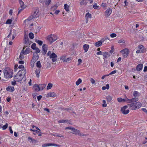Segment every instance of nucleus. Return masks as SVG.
<instances>
[{
  "instance_id": "nucleus-8",
  "label": "nucleus",
  "mask_w": 147,
  "mask_h": 147,
  "mask_svg": "<svg viewBox=\"0 0 147 147\" xmlns=\"http://www.w3.org/2000/svg\"><path fill=\"white\" fill-rule=\"evenodd\" d=\"M129 52V50L127 48H125L120 51V53L124 58H125L127 57Z\"/></svg>"
},
{
  "instance_id": "nucleus-31",
  "label": "nucleus",
  "mask_w": 147,
  "mask_h": 147,
  "mask_svg": "<svg viewBox=\"0 0 147 147\" xmlns=\"http://www.w3.org/2000/svg\"><path fill=\"white\" fill-rule=\"evenodd\" d=\"M117 100L119 102H125V98L123 99L121 98H117Z\"/></svg>"
},
{
  "instance_id": "nucleus-39",
  "label": "nucleus",
  "mask_w": 147,
  "mask_h": 147,
  "mask_svg": "<svg viewBox=\"0 0 147 147\" xmlns=\"http://www.w3.org/2000/svg\"><path fill=\"white\" fill-rule=\"evenodd\" d=\"M28 140H31L32 143H36V140H34V139L32 138H31L30 137H29L28 138Z\"/></svg>"
},
{
  "instance_id": "nucleus-58",
  "label": "nucleus",
  "mask_w": 147,
  "mask_h": 147,
  "mask_svg": "<svg viewBox=\"0 0 147 147\" xmlns=\"http://www.w3.org/2000/svg\"><path fill=\"white\" fill-rule=\"evenodd\" d=\"M51 146H57L58 147H60V146L59 145H57L56 144H52V143H51Z\"/></svg>"
},
{
  "instance_id": "nucleus-62",
  "label": "nucleus",
  "mask_w": 147,
  "mask_h": 147,
  "mask_svg": "<svg viewBox=\"0 0 147 147\" xmlns=\"http://www.w3.org/2000/svg\"><path fill=\"white\" fill-rule=\"evenodd\" d=\"M18 68L19 69H24V66L22 65H20L18 67Z\"/></svg>"
},
{
  "instance_id": "nucleus-35",
  "label": "nucleus",
  "mask_w": 147,
  "mask_h": 147,
  "mask_svg": "<svg viewBox=\"0 0 147 147\" xmlns=\"http://www.w3.org/2000/svg\"><path fill=\"white\" fill-rule=\"evenodd\" d=\"M82 82V80L81 79L79 78L77 80V81L76 82V84L77 86H78L79 85L80 83H81Z\"/></svg>"
},
{
  "instance_id": "nucleus-64",
  "label": "nucleus",
  "mask_w": 147,
  "mask_h": 147,
  "mask_svg": "<svg viewBox=\"0 0 147 147\" xmlns=\"http://www.w3.org/2000/svg\"><path fill=\"white\" fill-rule=\"evenodd\" d=\"M9 130L10 131V133L11 134H13V131L11 127L9 126Z\"/></svg>"
},
{
  "instance_id": "nucleus-6",
  "label": "nucleus",
  "mask_w": 147,
  "mask_h": 147,
  "mask_svg": "<svg viewBox=\"0 0 147 147\" xmlns=\"http://www.w3.org/2000/svg\"><path fill=\"white\" fill-rule=\"evenodd\" d=\"M72 132L71 133L76 135H78L80 136H85L86 135L85 134H84L81 132L80 130L76 129L74 128L72 129Z\"/></svg>"
},
{
  "instance_id": "nucleus-3",
  "label": "nucleus",
  "mask_w": 147,
  "mask_h": 147,
  "mask_svg": "<svg viewBox=\"0 0 147 147\" xmlns=\"http://www.w3.org/2000/svg\"><path fill=\"white\" fill-rule=\"evenodd\" d=\"M128 106L132 110H136L140 108L142 106V104L139 102L129 104Z\"/></svg>"
},
{
  "instance_id": "nucleus-47",
  "label": "nucleus",
  "mask_w": 147,
  "mask_h": 147,
  "mask_svg": "<svg viewBox=\"0 0 147 147\" xmlns=\"http://www.w3.org/2000/svg\"><path fill=\"white\" fill-rule=\"evenodd\" d=\"M57 8V7L56 6H53L51 8V10L52 12H55V9Z\"/></svg>"
},
{
  "instance_id": "nucleus-49",
  "label": "nucleus",
  "mask_w": 147,
  "mask_h": 147,
  "mask_svg": "<svg viewBox=\"0 0 147 147\" xmlns=\"http://www.w3.org/2000/svg\"><path fill=\"white\" fill-rule=\"evenodd\" d=\"M132 102H136L138 100V99L136 98H134L131 99Z\"/></svg>"
},
{
  "instance_id": "nucleus-44",
  "label": "nucleus",
  "mask_w": 147,
  "mask_h": 147,
  "mask_svg": "<svg viewBox=\"0 0 147 147\" xmlns=\"http://www.w3.org/2000/svg\"><path fill=\"white\" fill-rule=\"evenodd\" d=\"M36 43H38L40 45H41L43 43L42 41L41 40H36Z\"/></svg>"
},
{
  "instance_id": "nucleus-18",
  "label": "nucleus",
  "mask_w": 147,
  "mask_h": 147,
  "mask_svg": "<svg viewBox=\"0 0 147 147\" xmlns=\"http://www.w3.org/2000/svg\"><path fill=\"white\" fill-rule=\"evenodd\" d=\"M38 56L37 53H34L33 55V59L32 60V61L33 62H34L37 60L38 59Z\"/></svg>"
},
{
  "instance_id": "nucleus-25",
  "label": "nucleus",
  "mask_w": 147,
  "mask_h": 147,
  "mask_svg": "<svg viewBox=\"0 0 147 147\" xmlns=\"http://www.w3.org/2000/svg\"><path fill=\"white\" fill-rule=\"evenodd\" d=\"M103 55L104 57L105 58H108L110 56V54L106 52H104L103 53Z\"/></svg>"
},
{
  "instance_id": "nucleus-30",
  "label": "nucleus",
  "mask_w": 147,
  "mask_h": 147,
  "mask_svg": "<svg viewBox=\"0 0 147 147\" xmlns=\"http://www.w3.org/2000/svg\"><path fill=\"white\" fill-rule=\"evenodd\" d=\"M64 9L67 11H68L69 10V6L67 4H65L64 5Z\"/></svg>"
},
{
  "instance_id": "nucleus-37",
  "label": "nucleus",
  "mask_w": 147,
  "mask_h": 147,
  "mask_svg": "<svg viewBox=\"0 0 147 147\" xmlns=\"http://www.w3.org/2000/svg\"><path fill=\"white\" fill-rule=\"evenodd\" d=\"M12 20L11 19H8L6 22L5 24H10L11 23Z\"/></svg>"
},
{
  "instance_id": "nucleus-19",
  "label": "nucleus",
  "mask_w": 147,
  "mask_h": 147,
  "mask_svg": "<svg viewBox=\"0 0 147 147\" xmlns=\"http://www.w3.org/2000/svg\"><path fill=\"white\" fill-rule=\"evenodd\" d=\"M15 90L13 86H9L6 88V90L9 92H13Z\"/></svg>"
},
{
  "instance_id": "nucleus-5",
  "label": "nucleus",
  "mask_w": 147,
  "mask_h": 147,
  "mask_svg": "<svg viewBox=\"0 0 147 147\" xmlns=\"http://www.w3.org/2000/svg\"><path fill=\"white\" fill-rule=\"evenodd\" d=\"M48 56H49L51 59H52V61L53 62H55L57 60V55L54 53H51L50 51H49L47 53Z\"/></svg>"
},
{
  "instance_id": "nucleus-41",
  "label": "nucleus",
  "mask_w": 147,
  "mask_h": 147,
  "mask_svg": "<svg viewBox=\"0 0 147 147\" xmlns=\"http://www.w3.org/2000/svg\"><path fill=\"white\" fill-rule=\"evenodd\" d=\"M49 146H51V143L44 144L42 145L43 147H47Z\"/></svg>"
},
{
  "instance_id": "nucleus-56",
  "label": "nucleus",
  "mask_w": 147,
  "mask_h": 147,
  "mask_svg": "<svg viewBox=\"0 0 147 147\" xmlns=\"http://www.w3.org/2000/svg\"><path fill=\"white\" fill-rule=\"evenodd\" d=\"M117 72V71L116 70H115L111 71L110 74H108L109 76L110 75L114 74H115Z\"/></svg>"
},
{
  "instance_id": "nucleus-9",
  "label": "nucleus",
  "mask_w": 147,
  "mask_h": 147,
  "mask_svg": "<svg viewBox=\"0 0 147 147\" xmlns=\"http://www.w3.org/2000/svg\"><path fill=\"white\" fill-rule=\"evenodd\" d=\"M39 10L38 9H36L33 12L32 15L30 16V17H31L32 20L37 18L39 16Z\"/></svg>"
},
{
  "instance_id": "nucleus-50",
  "label": "nucleus",
  "mask_w": 147,
  "mask_h": 147,
  "mask_svg": "<svg viewBox=\"0 0 147 147\" xmlns=\"http://www.w3.org/2000/svg\"><path fill=\"white\" fill-rule=\"evenodd\" d=\"M31 48L34 50L35 49H36V44L34 43L32 45Z\"/></svg>"
},
{
  "instance_id": "nucleus-61",
  "label": "nucleus",
  "mask_w": 147,
  "mask_h": 147,
  "mask_svg": "<svg viewBox=\"0 0 147 147\" xmlns=\"http://www.w3.org/2000/svg\"><path fill=\"white\" fill-rule=\"evenodd\" d=\"M60 11L59 10H56L54 12V14L56 15H57L59 13Z\"/></svg>"
},
{
  "instance_id": "nucleus-55",
  "label": "nucleus",
  "mask_w": 147,
  "mask_h": 147,
  "mask_svg": "<svg viewBox=\"0 0 147 147\" xmlns=\"http://www.w3.org/2000/svg\"><path fill=\"white\" fill-rule=\"evenodd\" d=\"M117 36V35L115 33H112L111 34L110 36L111 37L113 38H114L115 37H116Z\"/></svg>"
},
{
  "instance_id": "nucleus-52",
  "label": "nucleus",
  "mask_w": 147,
  "mask_h": 147,
  "mask_svg": "<svg viewBox=\"0 0 147 147\" xmlns=\"http://www.w3.org/2000/svg\"><path fill=\"white\" fill-rule=\"evenodd\" d=\"M101 6L105 9H106V3H102Z\"/></svg>"
},
{
  "instance_id": "nucleus-10",
  "label": "nucleus",
  "mask_w": 147,
  "mask_h": 147,
  "mask_svg": "<svg viewBox=\"0 0 147 147\" xmlns=\"http://www.w3.org/2000/svg\"><path fill=\"white\" fill-rule=\"evenodd\" d=\"M60 60H62L63 62H68L71 60V57L67 58V55H63L61 56L60 58Z\"/></svg>"
},
{
  "instance_id": "nucleus-59",
  "label": "nucleus",
  "mask_w": 147,
  "mask_h": 147,
  "mask_svg": "<svg viewBox=\"0 0 147 147\" xmlns=\"http://www.w3.org/2000/svg\"><path fill=\"white\" fill-rule=\"evenodd\" d=\"M114 49V47L113 46H112L111 47V50L110 51V53H112L113 52Z\"/></svg>"
},
{
  "instance_id": "nucleus-42",
  "label": "nucleus",
  "mask_w": 147,
  "mask_h": 147,
  "mask_svg": "<svg viewBox=\"0 0 147 147\" xmlns=\"http://www.w3.org/2000/svg\"><path fill=\"white\" fill-rule=\"evenodd\" d=\"M29 38L31 39H33L34 38V34L32 33H30L29 34Z\"/></svg>"
},
{
  "instance_id": "nucleus-17",
  "label": "nucleus",
  "mask_w": 147,
  "mask_h": 147,
  "mask_svg": "<svg viewBox=\"0 0 147 147\" xmlns=\"http://www.w3.org/2000/svg\"><path fill=\"white\" fill-rule=\"evenodd\" d=\"M112 9L111 8H108L105 12V14L106 16H109L111 14Z\"/></svg>"
},
{
  "instance_id": "nucleus-46",
  "label": "nucleus",
  "mask_w": 147,
  "mask_h": 147,
  "mask_svg": "<svg viewBox=\"0 0 147 147\" xmlns=\"http://www.w3.org/2000/svg\"><path fill=\"white\" fill-rule=\"evenodd\" d=\"M102 102L103 104L102 105V107H106L107 106V104L106 103V101L105 100H103Z\"/></svg>"
},
{
  "instance_id": "nucleus-48",
  "label": "nucleus",
  "mask_w": 147,
  "mask_h": 147,
  "mask_svg": "<svg viewBox=\"0 0 147 147\" xmlns=\"http://www.w3.org/2000/svg\"><path fill=\"white\" fill-rule=\"evenodd\" d=\"M119 43H124L125 42V41L123 39L119 40L118 42Z\"/></svg>"
},
{
  "instance_id": "nucleus-12",
  "label": "nucleus",
  "mask_w": 147,
  "mask_h": 147,
  "mask_svg": "<svg viewBox=\"0 0 147 147\" xmlns=\"http://www.w3.org/2000/svg\"><path fill=\"white\" fill-rule=\"evenodd\" d=\"M128 106H125L122 107L121 109V111L122 113L124 114H127L129 112V110L127 109Z\"/></svg>"
},
{
  "instance_id": "nucleus-60",
  "label": "nucleus",
  "mask_w": 147,
  "mask_h": 147,
  "mask_svg": "<svg viewBox=\"0 0 147 147\" xmlns=\"http://www.w3.org/2000/svg\"><path fill=\"white\" fill-rule=\"evenodd\" d=\"M74 127H65V129H69L71 130L72 131V129Z\"/></svg>"
},
{
  "instance_id": "nucleus-57",
  "label": "nucleus",
  "mask_w": 147,
  "mask_h": 147,
  "mask_svg": "<svg viewBox=\"0 0 147 147\" xmlns=\"http://www.w3.org/2000/svg\"><path fill=\"white\" fill-rule=\"evenodd\" d=\"M34 50L36 51V53L37 54L38 53H39L40 52V50L38 48H36Z\"/></svg>"
},
{
  "instance_id": "nucleus-36",
  "label": "nucleus",
  "mask_w": 147,
  "mask_h": 147,
  "mask_svg": "<svg viewBox=\"0 0 147 147\" xmlns=\"http://www.w3.org/2000/svg\"><path fill=\"white\" fill-rule=\"evenodd\" d=\"M30 49L29 48H27L24 51V53L25 54H28L30 52Z\"/></svg>"
},
{
  "instance_id": "nucleus-15",
  "label": "nucleus",
  "mask_w": 147,
  "mask_h": 147,
  "mask_svg": "<svg viewBox=\"0 0 147 147\" xmlns=\"http://www.w3.org/2000/svg\"><path fill=\"white\" fill-rule=\"evenodd\" d=\"M92 18L91 14L89 12L87 13L85 15V18L86 20V23H87Z\"/></svg>"
},
{
  "instance_id": "nucleus-27",
  "label": "nucleus",
  "mask_w": 147,
  "mask_h": 147,
  "mask_svg": "<svg viewBox=\"0 0 147 147\" xmlns=\"http://www.w3.org/2000/svg\"><path fill=\"white\" fill-rule=\"evenodd\" d=\"M86 0H81L80 2V4L81 5H86L87 4Z\"/></svg>"
},
{
  "instance_id": "nucleus-16",
  "label": "nucleus",
  "mask_w": 147,
  "mask_h": 147,
  "mask_svg": "<svg viewBox=\"0 0 147 147\" xmlns=\"http://www.w3.org/2000/svg\"><path fill=\"white\" fill-rule=\"evenodd\" d=\"M104 39H102L96 42L94 44V45L96 47H99L102 45V43L104 42Z\"/></svg>"
},
{
  "instance_id": "nucleus-4",
  "label": "nucleus",
  "mask_w": 147,
  "mask_h": 147,
  "mask_svg": "<svg viewBox=\"0 0 147 147\" xmlns=\"http://www.w3.org/2000/svg\"><path fill=\"white\" fill-rule=\"evenodd\" d=\"M47 40L50 42H53L58 39L57 36L54 34H51L47 37Z\"/></svg>"
},
{
  "instance_id": "nucleus-40",
  "label": "nucleus",
  "mask_w": 147,
  "mask_h": 147,
  "mask_svg": "<svg viewBox=\"0 0 147 147\" xmlns=\"http://www.w3.org/2000/svg\"><path fill=\"white\" fill-rule=\"evenodd\" d=\"M99 6L97 5V4L95 3H94L93 5V7L95 9H99Z\"/></svg>"
},
{
  "instance_id": "nucleus-45",
  "label": "nucleus",
  "mask_w": 147,
  "mask_h": 147,
  "mask_svg": "<svg viewBox=\"0 0 147 147\" xmlns=\"http://www.w3.org/2000/svg\"><path fill=\"white\" fill-rule=\"evenodd\" d=\"M125 102L127 103H131L132 102L131 99H128L127 97L125 98Z\"/></svg>"
},
{
  "instance_id": "nucleus-28",
  "label": "nucleus",
  "mask_w": 147,
  "mask_h": 147,
  "mask_svg": "<svg viewBox=\"0 0 147 147\" xmlns=\"http://www.w3.org/2000/svg\"><path fill=\"white\" fill-rule=\"evenodd\" d=\"M133 95L134 97H138L140 95V94L138 91H134L133 94Z\"/></svg>"
},
{
  "instance_id": "nucleus-54",
  "label": "nucleus",
  "mask_w": 147,
  "mask_h": 147,
  "mask_svg": "<svg viewBox=\"0 0 147 147\" xmlns=\"http://www.w3.org/2000/svg\"><path fill=\"white\" fill-rule=\"evenodd\" d=\"M78 65H79L82 62V60L81 59H79L78 60Z\"/></svg>"
},
{
  "instance_id": "nucleus-20",
  "label": "nucleus",
  "mask_w": 147,
  "mask_h": 147,
  "mask_svg": "<svg viewBox=\"0 0 147 147\" xmlns=\"http://www.w3.org/2000/svg\"><path fill=\"white\" fill-rule=\"evenodd\" d=\"M47 46L46 45H43L42 47V51L45 54L47 51Z\"/></svg>"
},
{
  "instance_id": "nucleus-43",
  "label": "nucleus",
  "mask_w": 147,
  "mask_h": 147,
  "mask_svg": "<svg viewBox=\"0 0 147 147\" xmlns=\"http://www.w3.org/2000/svg\"><path fill=\"white\" fill-rule=\"evenodd\" d=\"M8 126V124L7 123H6L5 125H3V126H2V129L3 130H4Z\"/></svg>"
},
{
  "instance_id": "nucleus-13",
  "label": "nucleus",
  "mask_w": 147,
  "mask_h": 147,
  "mask_svg": "<svg viewBox=\"0 0 147 147\" xmlns=\"http://www.w3.org/2000/svg\"><path fill=\"white\" fill-rule=\"evenodd\" d=\"M19 1L20 5V7L21 9L19 10L18 13H20V12L23 10L25 7L24 3L22 1V0H19Z\"/></svg>"
},
{
  "instance_id": "nucleus-32",
  "label": "nucleus",
  "mask_w": 147,
  "mask_h": 147,
  "mask_svg": "<svg viewBox=\"0 0 147 147\" xmlns=\"http://www.w3.org/2000/svg\"><path fill=\"white\" fill-rule=\"evenodd\" d=\"M112 97L110 96H108L106 97V99L108 102H111L112 100Z\"/></svg>"
},
{
  "instance_id": "nucleus-22",
  "label": "nucleus",
  "mask_w": 147,
  "mask_h": 147,
  "mask_svg": "<svg viewBox=\"0 0 147 147\" xmlns=\"http://www.w3.org/2000/svg\"><path fill=\"white\" fill-rule=\"evenodd\" d=\"M25 48H24L23 49V50L20 53V55L19 56V58L20 59H23L24 57V55H25L24 53V51Z\"/></svg>"
},
{
  "instance_id": "nucleus-63",
  "label": "nucleus",
  "mask_w": 147,
  "mask_h": 147,
  "mask_svg": "<svg viewBox=\"0 0 147 147\" xmlns=\"http://www.w3.org/2000/svg\"><path fill=\"white\" fill-rule=\"evenodd\" d=\"M66 121L64 120H59L58 121L59 123H63L65 122Z\"/></svg>"
},
{
  "instance_id": "nucleus-26",
  "label": "nucleus",
  "mask_w": 147,
  "mask_h": 147,
  "mask_svg": "<svg viewBox=\"0 0 147 147\" xmlns=\"http://www.w3.org/2000/svg\"><path fill=\"white\" fill-rule=\"evenodd\" d=\"M33 89L36 91L38 92L40 91L39 85L37 84H35L34 85Z\"/></svg>"
},
{
  "instance_id": "nucleus-34",
  "label": "nucleus",
  "mask_w": 147,
  "mask_h": 147,
  "mask_svg": "<svg viewBox=\"0 0 147 147\" xmlns=\"http://www.w3.org/2000/svg\"><path fill=\"white\" fill-rule=\"evenodd\" d=\"M52 86L53 84L51 83H49L47 87V90H49L51 89Z\"/></svg>"
},
{
  "instance_id": "nucleus-33",
  "label": "nucleus",
  "mask_w": 147,
  "mask_h": 147,
  "mask_svg": "<svg viewBox=\"0 0 147 147\" xmlns=\"http://www.w3.org/2000/svg\"><path fill=\"white\" fill-rule=\"evenodd\" d=\"M109 84H107L106 86H104L102 87V89L103 90H105L106 89H109Z\"/></svg>"
},
{
  "instance_id": "nucleus-11",
  "label": "nucleus",
  "mask_w": 147,
  "mask_h": 147,
  "mask_svg": "<svg viewBox=\"0 0 147 147\" xmlns=\"http://www.w3.org/2000/svg\"><path fill=\"white\" fill-rule=\"evenodd\" d=\"M138 48V49L136 51L137 53H143L145 52L144 47L142 45H139Z\"/></svg>"
},
{
  "instance_id": "nucleus-24",
  "label": "nucleus",
  "mask_w": 147,
  "mask_h": 147,
  "mask_svg": "<svg viewBox=\"0 0 147 147\" xmlns=\"http://www.w3.org/2000/svg\"><path fill=\"white\" fill-rule=\"evenodd\" d=\"M40 71V68L37 69L35 71V74L37 78H39L40 76L39 74Z\"/></svg>"
},
{
  "instance_id": "nucleus-53",
  "label": "nucleus",
  "mask_w": 147,
  "mask_h": 147,
  "mask_svg": "<svg viewBox=\"0 0 147 147\" xmlns=\"http://www.w3.org/2000/svg\"><path fill=\"white\" fill-rule=\"evenodd\" d=\"M51 1V0H46L45 2V4L47 5H49V4Z\"/></svg>"
},
{
  "instance_id": "nucleus-21",
  "label": "nucleus",
  "mask_w": 147,
  "mask_h": 147,
  "mask_svg": "<svg viewBox=\"0 0 147 147\" xmlns=\"http://www.w3.org/2000/svg\"><path fill=\"white\" fill-rule=\"evenodd\" d=\"M143 67V65L142 64H139L136 67V70L138 71H140L142 70Z\"/></svg>"
},
{
  "instance_id": "nucleus-51",
  "label": "nucleus",
  "mask_w": 147,
  "mask_h": 147,
  "mask_svg": "<svg viewBox=\"0 0 147 147\" xmlns=\"http://www.w3.org/2000/svg\"><path fill=\"white\" fill-rule=\"evenodd\" d=\"M90 81L92 84H95V81L93 78H91L90 79Z\"/></svg>"
},
{
  "instance_id": "nucleus-14",
  "label": "nucleus",
  "mask_w": 147,
  "mask_h": 147,
  "mask_svg": "<svg viewBox=\"0 0 147 147\" xmlns=\"http://www.w3.org/2000/svg\"><path fill=\"white\" fill-rule=\"evenodd\" d=\"M57 94L54 92H49L47 94L46 97L47 98L51 97L55 98L57 96Z\"/></svg>"
},
{
  "instance_id": "nucleus-29",
  "label": "nucleus",
  "mask_w": 147,
  "mask_h": 147,
  "mask_svg": "<svg viewBox=\"0 0 147 147\" xmlns=\"http://www.w3.org/2000/svg\"><path fill=\"white\" fill-rule=\"evenodd\" d=\"M38 85L40 91L42 90L46 86V85L45 84H39Z\"/></svg>"
},
{
  "instance_id": "nucleus-2",
  "label": "nucleus",
  "mask_w": 147,
  "mask_h": 147,
  "mask_svg": "<svg viewBox=\"0 0 147 147\" xmlns=\"http://www.w3.org/2000/svg\"><path fill=\"white\" fill-rule=\"evenodd\" d=\"M4 77L6 78L9 79L12 77L13 70L9 67H7L5 68L3 71Z\"/></svg>"
},
{
  "instance_id": "nucleus-38",
  "label": "nucleus",
  "mask_w": 147,
  "mask_h": 147,
  "mask_svg": "<svg viewBox=\"0 0 147 147\" xmlns=\"http://www.w3.org/2000/svg\"><path fill=\"white\" fill-rule=\"evenodd\" d=\"M36 65L37 67L39 68H40L42 66L40 61H38L36 63Z\"/></svg>"
},
{
  "instance_id": "nucleus-7",
  "label": "nucleus",
  "mask_w": 147,
  "mask_h": 147,
  "mask_svg": "<svg viewBox=\"0 0 147 147\" xmlns=\"http://www.w3.org/2000/svg\"><path fill=\"white\" fill-rule=\"evenodd\" d=\"M32 20L31 17L29 16L27 19L24 21L23 25L25 26H28L30 25V26H32L33 24L31 23V21Z\"/></svg>"
},
{
  "instance_id": "nucleus-1",
  "label": "nucleus",
  "mask_w": 147,
  "mask_h": 147,
  "mask_svg": "<svg viewBox=\"0 0 147 147\" xmlns=\"http://www.w3.org/2000/svg\"><path fill=\"white\" fill-rule=\"evenodd\" d=\"M26 72V70L25 69L20 70L15 76L14 78V80L17 81V82L22 81Z\"/></svg>"
},
{
  "instance_id": "nucleus-23",
  "label": "nucleus",
  "mask_w": 147,
  "mask_h": 147,
  "mask_svg": "<svg viewBox=\"0 0 147 147\" xmlns=\"http://www.w3.org/2000/svg\"><path fill=\"white\" fill-rule=\"evenodd\" d=\"M84 50L85 53L86 52L89 48V45L87 44H85L83 46Z\"/></svg>"
}]
</instances>
